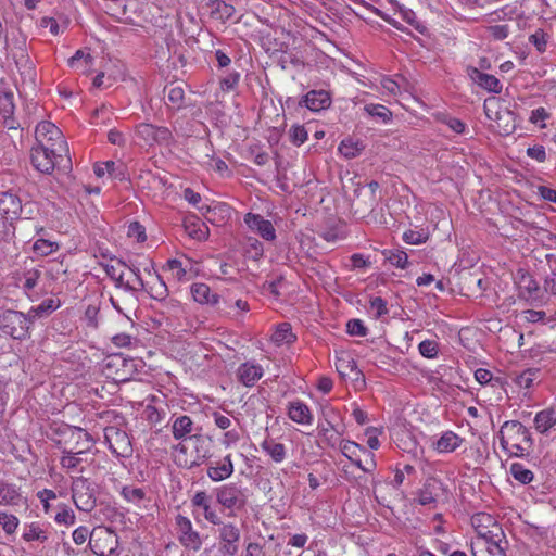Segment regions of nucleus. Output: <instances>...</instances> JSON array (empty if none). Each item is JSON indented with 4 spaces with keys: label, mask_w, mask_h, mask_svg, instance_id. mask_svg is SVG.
<instances>
[{
    "label": "nucleus",
    "mask_w": 556,
    "mask_h": 556,
    "mask_svg": "<svg viewBox=\"0 0 556 556\" xmlns=\"http://www.w3.org/2000/svg\"><path fill=\"white\" fill-rule=\"evenodd\" d=\"M30 161L33 166L40 173L50 175L55 167L64 170L71 169L72 162L68 156V149L62 150L59 147L36 144L31 148Z\"/></svg>",
    "instance_id": "nucleus-1"
},
{
    "label": "nucleus",
    "mask_w": 556,
    "mask_h": 556,
    "mask_svg": "<svg viewBox=\"0 0 556 556\" xmlns=\"http://www.w3.org/2000/svg\"><path fill=\"white\" fill-rule=\"evenodd\" d=\"M498 437L502 447L516 456L525 455L532 446L529 430L517 420L505 421L501 427Z\"/></svg>",
    "instance_id": "nucleus-2"
},
{
    "label": "nucleus",
    "mask_w": 556,
    "mask_h": 556,
    "mask_svg": "<svg viewBox=\"0 0 556 556\" xmlns=\"http://www.w3.org/2000/svg\"><path fill=\"white\" fill-rule=\"evenodd\" d=\"M483 110L486 117L496 124L497 131L503 136L513 134L516 129V115L502 105L496 97L485 99Z\"/></svg>",
    "instance_id": "nucleus-3"
},
{
    "label": "nucleus",
    "mask_w": 556,
    "mask_h": 556,
    "mask_svg": "<svg viewBox=\"0 0 556 556\" xmlns=\"http://www.w3.org/2000/svg\"><path fill=\"white\" fill-rule=\"evenodd\" d=\"M64 435V440L56 442L63 454L88 455L94 443L91 434L78 427H68Z\"/></svg>",
    "instance_id": "nucleus-4"
},
{
    "label": "nucleus",
    "mask_w": 556,
    "mask_h": 556,
    "mask_svg": "<svg viewBox=\"0 0 556 556\" xmlns=\"http://www.w3.org/2000/svg\"><path fill=\"white\" fill-rule=\"evenodd\" d=\"M141 361L127 358L121 353L113 354L106 358L105 375L116 382H126L136 376Z\"/></svg>",
    "instance_id": "nucleus-5"
},
{
    "label": "nucleus",
    "mask_w": 556,
    "mask_h": 556,
    "mask_svg": "<svg viewBox=\"0 0 556 556\" xmlns=\"http://www.w3.org/2000/svg\"><path fill=\"white\" fill-rule=\"evenodd\" d=\"M72 498L79 510L88 513L96 507L94 489L87 478L80 476L73 480Z\"/></svg>",
    "instance_id": "nucleus-6"
},
{
    "label": "nucleus",
    "mask_w": 556,
    "mask_h": 556,
    "mask_svg": "<svg viewBox=\"0 0 556 556\" xmlns=\"http://www.w3.org/2000/svg\"><path fill=\"white\" fill-rule=\"evenodd\" d=\"M118 545L117 535L109 528L93 530L90 534L88 546L97 556H111Z\"/></svg>",
    "instance_id": "nucleus-7"
},
{
    "label": "nucleus",
    "mask_w": 556,
    "mask_h": 556,
    "mask_svg": "<svg viewBox=\"0 0 556 556\" xmlns=\"http://www.w3.org/2000/svg\"><path fill=\"white\" fill-rule=\"evenodd\" d=\"M218 552L222 556H235L239 551L240 529L232 522L218 525Z\"/></svg>",
    "instance_id": "nucleus-8"
},
{
    "label": "nucleus",
    "mask_w": 556,
    "mask_h": 556,
    "mask_svg": "<svg viewBox=\"0 0 556 556\" xmlns=\"http://www.w3.org/2000/svg\"><path fill=\"white\" fill-rule=\"evenodd\" d=\"M340 450L345 457L364 472H370L375 468L374 455L359 444L349 440L341 441Z\"/></svg>",
    "instance_id": "nucleus-9"
},
{
    "label": "nucleus",
    "mask_w": 556,
    "mask_h": 556,
    "mask_svg": "<svg viewBox=\"0 0 556 556\" xmlns=\"http://www.w3.org/2000/svg\"><path fill=\"white\" fill-rule=\"evenodd\" d=\"M216 501L226 509H240L247 504L242 489L236 483L223 484L214 490Z\"/></svg>",
    "instance_id": "nucleus-10"
},
{
    "label": "nucleus",
    "mask_w": 556,
    "mask_h": 556,
    "mask_svg": "<svg viewBox=\"0 0 556 556\" xmlns=\"http://www.w3.org/2000/svg\"><path fill=\"white\" fill-rule=\"evenodd\" d=\"M104 438L113 454L124 458L131 456V441L124 430L115 426H109L104 429Z\"/></svg>",
    "instance_id": "nucleus-11"
},
{
    "label": "nucleus",
    "mask_w": 556,
    "mask_h": 556,
    "mask_svg": "<svg viewBox=\"0 0 556 556\" xmlns=\"http://www.w3.org/2000/svg\"><path fill=\"white\" fill-rule=\"evenodd\" d=\"M37 144L54 146L66 150L67 144L62 131L51 122H40L35 130Z\"/></svg>",
    "instance_id": "nucleus-12"
},
{
    "label": "nucleus",
    "mask_w": 556,
    "mask_h": 556,
    "mask_svg": "<svg viewBox=\"0 0 556 556\" xmlns=\"http://www.w3.org/2000/svg\"><path fill=\"white\" fill-rule=\"evenodd\" d=\"M179 542L189 549L199 551L202 546V540L198 531L193 530L189 518L178 515L176 517Z\"/></svg>",
    "instance_id": "nucleus-13"
},
{
    "label": "nucleus",
    "mask_w": 556,
    "mask_h": 556,
    "mask_svg": "<svg viewBox=\"0 0 556 556\" xmlns=\"http://www.w3.org/2000/svg\"><path fill=\"white\" fill-rule=\"evenodd\" d=\"M444 494L445 488L443 483L434 477H429L418 491L417 501L422 506L431 505L437 503Z\"/></svg>",
    "instance_id": "nucleus-14"
},
{
    "label": "nucleus",
    "mask_w": 556,
    "mask_h": 556,
    "mask_svg": "<svg viewBox=\"0 0 556 556\" xmlns=\"http://www.w3.org/2000/svg\"><path fill=\"white\" fill-rule=\"evenodd\" d=\"M22 212V202L20 198L11 192L0 193V223L5 226V222L17 219Z\"/></svg>",
    "instance_id": "nucleus-15"
},
{
    "label": "nucleus",
    "mask_w": 556,
    "mask_h": 556,
    "mask_svg": "<svg viewBox=\"0 0 556 556\" xmlns=\"http://www.w3.org/2000/svg\"><path fill=\"white\" fill-rule=\"evenodd\" d=\"M14 94L11 90H2L0 93V119L8 129H18L20 123L14 118Z\"/></svg>",
    "instance_id": "nucleus-16"
},
{
    "label": "nucleus",
    "mask_w": 556,
    "mask_h": 556,
    "mask_svg": "<svg viewBox=\"0 0 556 556\" xmlns=\"http://www.w3.org/2000/svg\"><path fill=\"white\" fill-rule=\"evenodd\" d=\"M331 103L330 92L324 89L311 90L299 101L300 106H305L313 112L326 110Z\"/></svg>",
    "instance_id": "nucleus-17"
},
{
    "label": "nucleus",
    "mask_w": 556,
    "mask_h": 556,
    "mask_svg": "<svg viewBox=\"0 0 556 556\" xmlns=\"http://www.w3.org/2000/svg\"><path fill=\"white\" fill-rule=\"evenodd\" d=\"M3 328L14 339H22L25 336V317L16 311H7L2 315Z\"/></svg>",
    "instance_id": "nucleus-18"
},
{
    "label": "nucleus",
    "mask_w": 556,
    "mask_h": 556,
    "mask_svg": "<svg viewBox=\"0 0 556 556\" xmlns=\"http://www.w3.org/2000/svg\"><path fill=\"white\" fill-rule=\"evenodd\" d=\"M182 81H172L164 88L165 104L168 109L178 111L186 106V93Z\"/></svg>",
    "instance_id": "nucleus-19"
},
{
    "label": "nucleus",
    "mask_w": 556,
    "mask_h": 556,
    "mask_svg": "<svg viewBox=\"0 0 556 556\" xmlns=\"http://www.w3.org/2000/svg\"><path fill=\"white\" fill-rule=\"evenodd\" d=\"M244 223L252 230H256L260 236L268 241H273L276 238V230L270 220L264 219L258 214L248 213L244 216Z\"/></svg>",
    "instance_id": "nucleus-20"
},
{
    "label": "nucleus",
    "mask_w": 556,
    "mask_h": 556,
    "mask_svg": "<svg viewBox=\"0 0 556 556\" xmlns=\"http://www.w3.org/2000/svg\"><path fill=\"white\" fill-rule=\"evenodd\" d=\"M467 74L479 87L493 93H500L502 91V84L494 75L482 73L473 66L467 67Z\"/></svg>",
    "instance_id": "nucleus-21"
},
{
    "label": "nucleus",
    "mask_w": 556,
    "mask_h": 556,
    "mask_svg": "<svg viewBox=\"0 0 556 556\" xmlns=\"http://www.w3.org/2000/svg\"><path fill=\"white\" fill-rule=\"evenodd\" d=\"M191 503L194 507H199L203 510V516L210 523H222L219 516L217 515L216 510L212 507L211 497L204 491L197 492L193 495Z\"/></svg>",
    "instance_id": "nucleus-22"
},
{
    "label": "nucleus",
    "mask_w": 556,
    "mask_h": 556,
    "mask_svg": "<svg viewBox=\"0 0 556 556\" xmlns=\"http://www.w3.org/2000/svg\"><path fill=\"white\" fill-rule=\"evenodd\" d=\"M507 541L505 539H501V541H476L471 544V553L472 556H479V552L484 549L489 556H506Z\"/></svg>",
    "instance_id": "nucleus-23"
},
{
    "label": "nucleus",
    "mask_w": 556,
    "mask_h": 556,
    "mask_svg": "<svg viewBox=\"0 0 556 556\" xmlns=\"http://www.w3.org/2000/svg\"><path fill=\"white\" fill-rule=\"evenodd\" d=\"M237 375L242 384L252 387L262 378L263 369L258 365L244 363L239 366Z\"/></svg>",
    "instance_id": "nucleus-24"
},
{
    "label": "nucleus",
    "mask_w": 556,
    "mask_h": 556,
    "mask_svg": "<svg viewBox=\"0 0 556 556\" xmlns=\"http://www.w3.org/2000/svg\"><path fill=\"white\" fill-rule=\"evenodd\" d=\"M464 442V439L453 431H445L439 440L433 442V448L439 453H452L458 448Z\"/></svg>",
    "instance_id": "nucleus-25"
},
{
    "label": "nucleus",
    "mask_w": 556,
    "mask_h": 556,
    "mask_svg": "<svg viewBox=\"0 0 556 556\" xmlns=\"http://www.w3.org/2000/svg\"><path fill=\"white\" fill-rule=\"evenodd\" d=\"M288 415L296 424L311 425L313 420L308 406L301 401L289 403Z\"/></svg>",
    "instance_id": "nucleus-26"
},
{
    "label": "nucleus",
    "mask_w": 556,
    "mask_h": 556,
    "mask_svg": "<svg viewBox=\"0 0 556 556\" xmlns=\"http://www.w3.org/2000/svg\"><path fill=\"white\" fill-rule=\"evenodd\" d=\"M207 477L214 481L219 482L229 478L233 473V464L230 454L224 457L223 464L210 466L206 470Z\"/></svg>",
    "instance_id": "nucleus-27"
},
{
    "label": "nucleus",
    "mask_w": 556,
    "mask_h": 556,
    "mask_svg": "<svg viewBox=\"0 0 556 556\" xmlns=\"http://www.w3.org/2000/svg\"><path fill=\"white\" fill-rule=\"evenodd\" d=\"M108 173L113 179L125 180L126 167L123 163H115L114 161H108L103 164L94 166V174L98 177H103Z\"/></svg>",
    "instance_id": "nucleus-28"
},
{
    "label": "nucleus",
    "mask_w": 556,
    "mask_h": 556,
    "mask_svg": "<svg viewBox=\"0 0 556 556\" xmlns=\"http://www.w3.org/2000/svg\"><path fill=\"white\" fill-rule=\"evenodd\" d=\"M191 294L200 304L216 305L219 301L217 293H212L211 288L206 283H193L191 286Z\"/></svg>",
    "instance_id": "nucleus-29"
},
{
    "label": "nucleus",
    "mask_w": 556,
    "mask_h": 556,
    "mask_svg": "<svg viewBox=\"0 0 556 556\" xmlns=\"http://www.w3.org/2000/svg\"><path fill=\"white\" fill-rule=\"evenodd\" d=\"M534 425L540 433H546L556 425V407H549L539 412L535 415Z\"/></svg>",
    "instance_id": "nucleus-30"
},
{
    "label": "nucleus",
    "mask_w": 556,
    "mask_h": 556,
    "mask_svg": "<svg viewBox=\"0 0 556 556\" xmlns=\"http://www.w3.org/2000/svg\"><path fill=\"white\" fill-rule=\"evenodd\" d=\"M193 430V421L187 416H179L173 421L172 433L176 440L189 439Z\"/></svg>",
    "instance_id": "nucleus-31"
},
{
    "label": "nucleus",
    "mask_w": 556,
    "mask_h": 556,
    "mask_svg": "<svg viewBox=\"0 0 556 556\" xmlns=\"http://www.w3.org/2000/svg\"><path fill=\"white\" fill-rule=\"evenodd\" d=\"M319 435L323 437L324 441L331 447L337 444L340 445V437L342 432L329 420H325L318 425Z\"/></svg>",
    "instance_id": "nucleus-32"
},
{
    "label": "nucleus",
    "mask_w": 556,
    "mask_h": 556,
    "mask_svg": "<svg viewBox=\"0 0 556 556\" xmlns=\"http://www.w3.org/2000/svg\"><path fill=\"white\" fill-rule=\"evenodd\" d=\"M20 498L21 494L14 484L0 481V505H15Z\"/></svg>",
    "instance_id": "nucleus-33"
},
{
    "label": "nucleus",
    "mask_w": 556,
    "mask_h": 556,
    "mask_svg": "<svg viewBox=\"0 0 556 556\" xmlns=\"http://www.w3.org/2000/svg\"><path fill=\"white\" fill-rule=\"evenodd\" d=\"M295 339L296 337L292 332V327L289 323L279 324L271 336V341L277 345L292 343Z\"/></svg>",
    "instance_id": "nucleus-34"
},
{
    "label": "nucleus",
    "mask_w": 556,
    "mask_h": 556,
    "mask_svg": "<svg viewBox=\"0 0 556 556\" xmlns=\"http://www.w3.org/2000/svg\"><path fill=\"white\" fill-rule=\"evenodd\" d=\"M471 525L475 528L477 534H480L483 531L492 529L493 527H498L497 521L490 514L486 513H478L471 517Z\"/></svg>",
    "instance_id": "nucleus-35"
},
{
    "label": "nucleus",
    "mask_w": 556,
    "mask_h": 556,
    "mask_svg": "<svg viewBox=\"0 0 556 556\" xmlns=\"http://www.w3.org/2000/svg\"><path fill=\"white\" fill-rule=\"evenodd\" d=\"M144 290L156 301H164L168 296L167 286L160 276L149 282Z\"/></svg>",
    "instance_id": "nucleus-36"
},
{
    "label": "nucleus",
    "mask_w": 556,
    "mask_h": 556,
    "mask_svg": "<svg viewBox=\"0 0 556 556\" xmlns=\"http://www.w3.org/2000/svg\"><path fill=\"white\" fill-rule=\"evenodd\" d=\"M68 25L70 20L63 16H60V18L43 17L40 21V26L48 29L51 34L65 33Z\"/></svg>",
    "instance_id": "nucleus-37"
},
{
    "label": "nucleus",
    "mask_w": 556,
    "mask_h": 556,
    "mask_svg": "<svg viewBox=\"0 0 556 556\" xmlns=\"http://www.w3.org/2000/svg\"><path fill=\"white\" fill-rule=\"evenodd\" d=\"M185 229L189 237L199 241L205 240L208 237V228L200 219H197L195 222H187L185 224Z\"/></svg>",
    "instance_id": "nucleus-38"
},
{
    "label": "nucleus",
    "mask_w": 556,
    "mask_h": 556,
    "mask_svg": "<svg viewBox=\"0 0 556 556\" xmlns=\"http://www.w3.org/2000/svg\"><path fill=\"white\" fill-rule=\"evenodd\" d=\"M155 128L152 124L142 123L136 127V135L144 146L155 144Z\"/></svg>",
    "instance_id": "nucleus-39"
},
{
    "label": "nucleus",
    "mask_w": 556,
    "mask_h": 556,
    "mask_svg": "<svg viewBox=\"0 0 556 556\" xmlns=\"http://www.w3.org/2000/svg\"><path fill=\"white\" fill-rule=\"evenodd\" d=\"M261 446L276 463H280L285 459L286 450L283 444L277 443L274 440H265Z\"/></svg>",
    "instance_id": "nucleus-40"
},
{
    "label": "nucleus",
    "mask_w": 556,
    "mask_h": 556,
    "mask_svg": "<svg viewBox=\"0 0 556 556\" xmlns=\"http://www.w3.org/2000/svg\"><path fill=\"white\" fill-rule=\"evenodd\" d=\"M539 368H528L523 370L521 374L517 375L514 381L520 388L529 389L533 386V382L540 377Z\"/></svg>",
    "instance_id": "nucleus-41"
},
{
    "label": "nucleus",
    "mask_w": 556,
    "mask_h": 556,
    "mask_svg": "<svg viewBox=\"0 0 556 556\" xmlns=\"http://www.w3.org/2000/svg\"><path fill=\"white\" fill-rule=\"evenodd\" d=\"M122 496L128 503H132L136 506H140V504L146 498V492L141 488H134L130 485L123 486L121 491Z\"/></svg>",
    "instance_id": "nucleus-42"
},
{
    "label": "nucleus",
    "mask_w": 556,
    "mask_h": 556,
    "mask_svg": "<svg viewBox=\"0 0 556 556\" xmlns=\"http://www.w3.org/2000/svg\"><path fill=\"white\" fill-rule=\"evenodd\" d=\"M23 539L25 541H39L46 542L48 540L47 531L43 530L38 523H31L27 526L23 532Z\"/></svg>",
    "instance_id": "nucleus-43"
},
{
    "label": "nucleus",
    "mask_w": 556,
    "mask_h": 556,
    "mask_svg": "<svg viewBox=\"0 0 556 556\" xmlns=\"http://www.w3.org/2000/svg\"><path fill=\"white\" fill-rule=\"evenodd\" d=\"M336 369L342 377H346L352 372H355L356 376L361 374L357 370L356 362L349 356L338 357L336 361Z\"/></svg>",
    "instance_id": "nucleus-44"
},
{
    "label": "nucleus",
    "mask_w": 556,
    "mask_h": 556,
    "mask_svg": "<svg viewBox=\"0 0 556 556\" xmlns=\"http://www.w3.org/2000/svg\"><path fill=\"white\" fill-rule=\"evenodd\" d=\"M189 440L195 443V452H197L195 459L192 462L191 466L200 465L205 459H207L210 456L208 450L203 446L205 441L202 438V435H199V434L190 435Z\"/></svg>",
    "instance_id": "nucleus-45"
},
{
    "label": "nucleus",
    "mask_w": 556,
    "mask_h": 556,
    "mask_svg": "<svg viewBox=\"0 0 556 556\" xmlns=\"http://www.w3.org/2000/svg\"><path fill=\"white\" fill-rule=\"evenodd\" d=\"M509 472L516 480L523 484H528L533 480V472L518 463L510 465Z\"/></svg>",
    "instance_id": "nucleus-46"
},
{
    "label": "nucleus",
    "mask_w": 556,
    "mask_h": 556,
    "mask_svg": "<svg viewBox=\"0 0 556 556\" xmlns=\"http://www.w3.org/2000/svg\"><path fill=\"white\" fill-rule=\"evenodd\" d=\"M87 456L88 455L63 454L60 459V464L63 468L74 470L77 469L83 462H88Z\"/></svg>",
    "instance_id": "nucleus-47"
},
{
    "label": "nucleus",
    "mask_w": 556,
    "mask_h": 556,
    "mask_svg": "<svg viewBox=\"0 0 556 556\" xmlns=\"http://www.w3.org/2000/svg\"><path fill=\"white\" fill-rule=\"evenodd\" d=\"M56 249V243L45 239H38L33 245L34 252L41 256L49 255L53 253Z\"/></svg>",
    "instance_id": "nucleus-48"
},
{
    "label": "nucleus",
    "mask_w": 556,
    "mask_h": 556,
    "mask_svg": "<svg viewBox=\"0 0 556 556\" xmlns=\"http://www.w3.org/2000/svg\"><path fill=\"white\" fill-rule=\"evenodd\" d=\"M386 258L394 266L399 268H405L408 262V256L404 251H388Z\"/></svg>",
    "instance_id": "nucleus-49"
},
{
    "label": "nucleus",
    "mask_w": 556,
    "mask_h": 556,
    "mask_svg": "<svg viewBox=\"0 0 556 556\" xmlns=\"http://www.w3.org/2000/svg\"><path fill=\"white\" fill-rule=\"evenodd\" d=\"M212 14L217 15L218 18L230 17L233 13V7L225 3L222 0L212 1Z\"/></svg>",
    "instance_id": "nucleus-50"
},
{
    "label": "nucleus",
    "mask_w": 556,
    "mask_h": 556,
    "mask_svg": "<svg viewBox=\"0 0 556 556\" xmlns=\"http://www.w3.org/2000/svg\"><path fill=\"white\" fill-rule=\"evenodd\" d=\"M0 526L5 533L12 534L18 526V519L14 515L0 513Z\"/></svg>",
    "instance_id": "nucleus-51"
},
{
    "label": "nucleus",
    "mask_w": 556,
    "mask_h": 556,
    "mask_svg": "<svg viewBox=\"0 0 556 556\" xmlns=\"http://www.w3.org/2000/svg\"><path fill=\"white\" fill-rule=\"evenodd\" d=\"M366 112L371 115L381 118L387 122L391 118L392 113L384 105L381 104H369L365 106Z\"/></svg>",
    "instance_id": "nucleus-52"
},
{
    "label": "nucleus",
    "mask_w": 556,
    "mask_h": 556,
    "mask_svg": "<svg viewBox=\"0 0 556 556\" xmlns=\"http://www.w3.org/2000/svg\"><path fill=\"white\" fill-rule=\"evenodd\" d=\"M501 539H505V534L502 527L498 526L481 532L476 541H501Z\"/></svg>",
    "instance_id": "nucleus-53"
},
{
    "label": "nucleus",
    "mask_w": 556,
    "mask_h": 556,
    "mask_svg": "<svg viewBox=\"0 0 556 556\" xmlns=\"http://www.w3.org/2000/svg\"><path fill=\"white\" fill-rule=\"evenodd\" d=\"M174 141L172 131L167 127L156 126L155 144L169 146Z\"/></svg>",
    "instance_id": "nucleus-54"
},
{
    "label": "nucleus",
    "mask_w": 556,
    "mask_h": 556,
    "mask_svg": "<svg viewBox=\"0 0 556 556\" xmlns=\"http://www.w3.org/2000/svg\"><path fill=\"white\" fill-rule=\"evenodd\" d=\"M428 235L424 231L407 230L403 233V240L408 244H420L426 242Z\"/></svg>",
    "instance_id": "nucleus-55"
},
{
    "label": "nucleus",
    "mask_w": 556,
    "mask_h": 556,
    "mask_svg": "<svg viewBox=\"0 0 556 556\" xmlns=\"http://www.w3.org/2000/svg\"><path fill=\"white\" fill-rule=\"evenodd\" d=\"M289 134L292 143H294L295 146H301L307 139V131L305 127L302 125L292 126Z\"/></svg>",
    "instance_id": "nucleus-56"
},
{
    "label": "nucleus",
    "mask_w": 556,
    "mask_h": 556,
    "mask_svg": "<svg viewBox=\"0 0 556 556\" xmlns=\"http://www.w3.org/2000/svg\"><path fill=\"white\" fill-rule=\"evenodd\" d=\"M521 290H525L528 295H532L539 290V283L528 274H522L519 280Z\"/></svg>",
    "instance_id": "nucleus-57"
},
{
    "label": "nucleus",
    "mask_w": 556,
    "mask_h": 556,
    "mask_svg": "<svg viewBox=\"0 0 556 556\" xmlns=\"http://www.w3.org/2000/svg\"><path fill=\"white\" fill-rule=\"evenodd\" d=\"M419 352L424 357L433 358L438 354V344L431 340H425L419 343Z\"/></svg>",
    "instance_id": "nucleus-58"
},
{
    "label": "nucleus",
    "mask_w": 556,
    "mask_h": 556,
    "mask_svg": "<svg viewBox=\"0 0 556 556\" xmlns=\"http://www.w3.org/2000/svg\"><path fill=\"white\" fill-rule=\"evenodd\" d=\"M127 235L129 238H134L138 242H143L147 239L144 227L138 222L129 224Z\"/></svg>",
    "instance_id": "nucleus-59"
},
{
    "label": "nucleus",
    "mask_w": 556,
    "mask_h": 556,
    "mask_svg": "<svg viewBox=\"0 0 556 556\" xmlns=\"http://www.w3.org/2000/svg\"><path fill=\"white\" fill-rule=\"evenodd\" d=\"M348 333L351 336L364 337L367 334V328L361 319H351L346 324Z\"/></svg>",
    "instance_id": "nucleus-60"
},
{
    "label": "nucleus",
    "mask_w": 556,
    "mask_h": 556,
    "mask_svg": "<svg viewBox=\"0 0 556 556\" xmlns=\"http://www.w3.org/2000/svg\"><path fill=\"white\" fill-rule=\"evenodd\" d=\"M363 149L358 147V143L353 144L350 140H343L339 147L340 152L349 159L355 157L357 154H359L361 150Z\"/></svg>",
    "instance_id": "nucleus-61"
},
{
    "label": "nucleus",
    "mask_w": 556,
    "mask_h": 556,
    "mask_svg": "<svg viewBox=\"0 0 556 556\" xmlns=\"http://www.w3.org/2000/svg\"><path fill=\"white\" fill-rule=\"evenodd\" d=\"M41 276V273L40 270L38 269H28L24 273V278H25V282H24V289L26 291H29L31 289H34L37 283H38V279L40 278Z\"/></svg>",
    "instance_id": "nucleus-62"
},
{
    "label": "nucleus",
    "mask_w": 556,
    "mask_h": 556,
    "mask_svg": "<svg viewBox=\"0 0 556 556\" xmlns=\"http://www.w3.org/2000/svg\"><path fill=\"white\" fill-rule=\"evenodd\" d=\"M58 307H59V305L55 304V301L53 299H46L37 307H34L33 312L37 316H43L46 314H50L51 312L55 311Z\"/></svg>",
    "instance_id": "nucleus-63"
},
{
    "label": "nucleus",
    "mask_w": 556,
    "mask_h": 556,
    "mask_svg": "<svg viewBox=\"0 0 556 556\" xmlns=\"http://www.w3.org/2000/svg\"><path fill=\"white\" fill-rule=\"evenodd\" d=\"M75 514L72 509L67 507H63L56 515H55V521L58 523H64L67 526L75 523Z\"/></svg>",
    "instance_id": "nucleus-64"
}]
</instances>
